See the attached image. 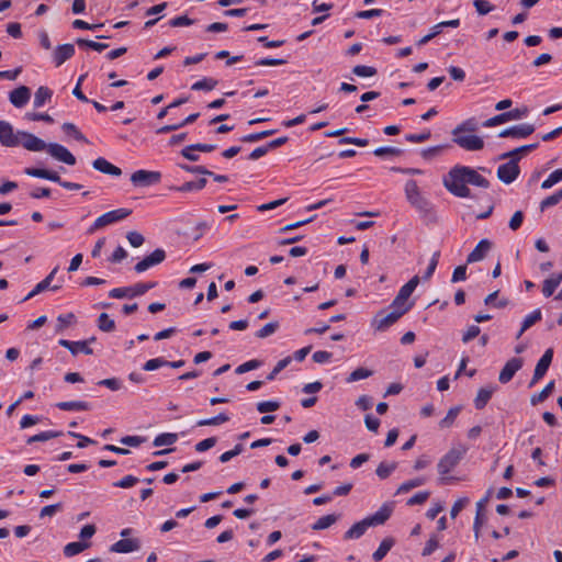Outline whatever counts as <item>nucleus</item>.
<instances>
[{
  "label": "nucleus",
  "instance_id": "nucleus-28",
  "mask_svg": "<svg viewBox=\"0 0 562 562\" xmlns=\"http://www.w3.org/2000/svg\"><path fill=\"white\" fill-rule=\"evenodd\" d=\"M56 406L61 411H89L91 409V404L85 401H67L59 402Z\"/></svg>",
  "mask_w": 562,
  "mask_h": 562
},
{
  "label": "nucleus",
  "instance_id": "nucleus-9",
  "mask_svg": "<svg viewBox=\"0 0 562 562\" xmlns=\"http://www.w3.org/2000/svg\"><path fill=\"white\" fill-rule=\"evenodd\" d=\"M452 142L469 151L481 150L484 147V140L477 135H452Z\"/></svg>",
  "mask_w": 562,
  "mask_h": 562
},
{
  "label": "nucleus",
  "instance_id": "nucleus-11",
  "mask_svg": "<svg viewBox=\"0 0 562 562\" xmlns=\"http://www.w3.org/2000/svg\"><path fill=\"white\" fill-rule=\"evenodd\" d=\"M21 135L20 145L30 151L47 150L48 144L32 133L19 131Z\"/></svg>",
  "mask_w": 562,
  "mask_h": 562
},
{
  "label": "nucleus",
  "instance_id": "nucleus-31",
  "mask_svg": "<svg viewBox=\"0 0 562 562\" xmlns=\"http://www.w3.org/2000/svg\"><path fill=\"white\" fill-rule=\"evenodd\" d=\"M477 130V122L474 117L468 119L460 123L458 126H456L451 134H464V133H473Z\"/></svg>",
  "mask_w": 562,
  "mask_h": 562
},
{
  "label": "nucleus",
  "instance_id": "nucleus-45",
  "mask_svg": "<svg viewBox=\"0 0 562 562\" xmlns=\"http://www.w3.org/2000/svg\"><path fill=\"white\" fill-rule=\"evenodd\" d=\"M98 327L102 331L110 333L114 330L115 323L112 318H110V316L106 313H101L98 317Z\"/></svg>",
  "mask_w": 562,
  "mask_h": 562
},
{
  "label": "nucleus",
  "instance_id": "nucleus-21",
  "mask_svg": "<svg viewBox=\"0 0 562 562\" xmlns=\"http://www.w3.org/2000/svg\"><path fill=\"white\" fill-rule=\"evenodd\" d=\"M139 547L137 539H121L110 547L111 552L130 553Z\"/></svg>",
  "mask_w": 562,
  "mask_h": 562
},
{
  "label": "nucleus",
  "instance_id": "nucleus-25",
  "mask_svg": "<svg viewBox=\"0 0 562 562\" xmlns=\"http://www.w3.org/2000/svg\"><path fill=\"white\" fill-rule=\"evenodd\" d=\"M494 387H481L477 391L476 397L474 398V406L476 409H483L486 406L494 393Z\"/></svg>",
  "mask_w": 562,
  "mask_h": 562
},
{
  "label": "nucleus",
  "instance_id": "nucleus-59",
  "mask_svg": "<svg viewBox=\"0 0 562 562\" xmlns=\"http://www.w3.org/2000/svg\"><path fill=\"white\" fill-rule=\"evenodd\" d=\"M473 5L481 15H485L494 10V5H492L487 0H474Z\"/></svg>",
  "mask_w": 562,
  "mask_h": 562
},
{
  "label": "nucleus",
  "instance_id": "nucleus-43",
  "mask_svg": "<svg viewBox=\"0 0 562 562\" xmlns=\"http://www.w3.org/2000/svg\"><path fill=\"white\" fill-rule=\"evenodd\" d=\"M397 468V463L396 462H392V463H385V462H381L376 470H375V473L376 475L381 479V480H385L387 479L391 473Z\"/></svg>",
  "mask_w": 562,
  "mask_h": 562
},
{
  "label": "nucleus",
  "instance_id": "nucleus-24",
  "mask_svg": "<svg viewBox=\"0 0 562 562\" xmlns=\"http://www.w3.org/2000/svg\"><path fill=\"white\" fill-rule=\"evenodd\" d=\"M58 268L55 267L49 274L43 279L41 282H38L35 288L22 300V302L27 301L32 299L33 296L37 295L38 293L47 290L57 272Z\"/></svg>",
  "mask_w": 562,
  "mask_h": 562
},
{
  "label": "nucleus",
  "instance_id": "nucleus-30",
  "mask_svg": "<svg viewBox=\"0 0 562 562\" xmlns=\"http://www.w3.org/2000/svg\"><path fill=\"white\" fill-rule=\"evenodd\" d=\"M89 547H90V542H86V541L70 542L65 546L64 554L66 557H74V555L81 553Z\"/></svg>",
  "mask_w": 562,
  "mask_h": 562
},
{
  "label": "nucleus",
  "instance_id": "nucleus-36",
  "mask_svg": "<svg viewBox=\"0 0 562 562\" xmlns=\"http://www.w3.org/2000/svg\"><path fill=\"white\" fill-rule=\"evenodd\" d=\"M413 307V303L412 302H407L405 301L404 299H401L400 295L396 294V296L394 297V300L392 301L391 305H390V310H394V311H400L401 312V315L403 316L404 314H406L411 308Z\"/></svg>",
  "mask_w": 562,
  "mask_h": 562
},
{
  "label": "nucleus",
  "instance_id": "nucleus-29",
  "mask_svg": "<svg viewBox=\"0 0 562 562\" xmlns=\"http://www.w3.org/2000/svg\"><path fill=\"white\" fill-rule=\"evenodd\" d=\"M394 542L395 541L392 537L384 538L380 543L379 548L376 549V551L372 554L373 560L376 562L381 561L392 549Z\"/></svg>",
  "mask_w": 562,
  "mask_h": 562
},
{
  "label": "nucleus",
  "instance_id": "nucleus-39",
  "mask_svg": "<svg viewBox=\"0 0 562 562\" xmlns=\"http://www.w3.org/2000/svg\"><path fill=\"white\" fill-rule=\"evenodd\" d=\"M63 131L66 134L71 135L76 140L82 142V143H89L87 137L77 128V126L74 123H64L61 125Z\"/></svg>",
  "mask_w": 562,
  "mask_h": 562
},
{
  "label": "nucleus",
  "instance_id": "nucleus-5",
  "mask_svg": "<svg viewBox=\"0 0 562 562\" xmlns=\"http://www.w3.org/2000/svg\"><path fill=\"white\" fill-rule=\"evenodd\" d=\"M131 213H132V210L124 209V207L109 211V212L102 214L101 216H99L93 222V224L90 226L88 232L91 234V233H93L100 228H103L108 225L120 222V221L126 218Z\"/></svg>",
  "mask_w": 562,
  "mask_h": 562
},
{
  "label": "nucleus",
  "instance_id": "nucleus-13",
  "mask_svg": "<svg viewBox=\"0 0 562 562\" xmlns=\"http://www.w3.org/2000/svg\"><path fill=\"white\" fill-rule=\"evenodd\" d=\"M524 361L521 358L509 359L499 372L498 381L503 384L508 383L514 375L521 369Z\"/></svg>",
  "mask_w": 562,
  "mask_h": 562
},
{
  "label": "nucleus",
  "instance_id": "nucleus-63",
  "mask_svg": "<svg viewBox=\"0 0 562 562\" xmlns=\"http://www.w3.org/2000/svg\"><path fill=\"white\" fill-rule=\"evenodd\" d=\"M168 363L167 360H165L164 358H155V359H150L148 360L144 366H143V369L144 370H147V371H153V370H156V369H159L161 367H166Z\"/></svg>",
  "mask_w": 562,
  "mask_h": 562
},
{
  "label": "nucleus",
  "instance_id": "nucleus-47",
  "mask_svg": "<svg viewBox=\"0 0 562 562\" xmlns=\"http://www.w3.org/2000/svg\"><path fill=\"white\" fill-rule=\"evenodd\" d=\"M228 420H229V417L225 413H220L218 415H216L214 417L199 420L196 425L198 426H216V425L224 424Z\"/></svg>",
  "mask_w": 562,
  "mask_h": 562
},
{
  "label": "nucleus",
  "instance_id": "nucleus-14",
  "mask_svg": "<svg viewBox=\"0 0 562 562\" xmlns=\"http://www.w3.org/2000/svg\"><path fill=\"white\" fill-rule=\"evenodd\" d=\"M535 132L532 124H519L505 128L498 133L499 137L526 138Z\"/></svg>",
  "mask_w": 562,
  "mask_h": 562
},
{
  "label": "nucleus",
  "instance_id": "nucleus-19",
  "mask_svg": "<svg viewBox=\"0 0 562 562\" xmlns=\"http://www.w3.org/2000/svg\"><path fill=\"white\" fill-rule=\"evenodd\" d=\"M92 167L104 175H110L114 177H119L122 175V170L119 167L114 166L103 157L94 159L92 161Z\"/></svg>",
  "mask_w": 562,
  "mask_h": 562
},
{
  "label": "nucleus",
  "instance_id": "nucleus-6",
  "mask_svg": "<svg viewBox=\"0 0 562 562\" xmlns=\"http://www.w3.org/2000/svg\"><path fill=\"white\" fill-rule=\"evenodd\" d=\"M402 317L401 312L390 310L379 311L372 319V326L375 330L383 331L395 324Z\"/></svg>",
  "mask_w": 562,
  "mask_h": 562
},
{
  "label": "nucleus",
  "instance_id": "nucleus-55",
  "mask_svg": "<svg viewBox=\"0 0 562 562\" xmlns=\"http://www.w3.org/2000/svg\"><path fill=\"white\" fill-rule=\"evenodd\" d=\"M75 319V315L72 313L61 314L57 317V326L56 331H63L66 327H68Z\"/></svg>",
  "mask_w": 562,
  "mask_h": 562
},
{
  "label": "nucleus",
  "instance_id": "nucleus-3",
  "mask_svg": "<svg viewBox=\"0 0 562 562\" xmlns=\"http://www.w3.org/2000/svg\"><path fill=\"white\" fill-rule=\"evenodd\" d=\"M467 446L459 443L452 447L438 462L437 469L440 477L441 484H448L452 477L446 476L450 471H452L461 461V459L467 453Z\"/></svg>",
  "mask_w": 562,
  "mask_h": 562
},
{
  "label": "nucleus",
  "instance_id": "nucleus-56",
  "mask_svg": "<svg viewBox=\"0 0 562 562\" xmlns=\"http://www.w3.org/2000/svg\"><path fill=\"white\" fill-rule=\"evenodd\" d=\"M439 257H440V252L439 251H435L432 254V257L429 261V265L423 276V279L424 280H428L431 278V276L434 274L436 268H437V265H438V261H439Z\"/></svg>",
  "mask_w": 562,
  "mask_h": 562
},
{
  "label": "nucleus",
  "instance_id": "nucleus-40",
  "mask_svg": "<svg viewBox=\"0 0 562 562\" xmlns=\"http://www.w3.org/2000/svg\"><path fill=\"white\" fill-rule=\"evenodd\" d=\"M177 440H178L177 434L166 432V434L158 435L155 438L153 445H154V447L171 446V445L176 443Z\"/></svg>",
  "mask_w": 562,
  "mask_h": 562
},
{
  "label": "nucleus",
  "instance_id": "nucleus-16",
  "mask_svg": "<svg viewBox=\"0 0 562 562\" xmlns=\"http://www.w3.org/2000/svg\"><path fill=\"white\" fill-rule=\"evenodd\" d=\"M58 344L68 349L72 356L82 352L85 355H92L93 350L89 347V340L71 341L67 339H59Z\"/></svg>",
  "mask_w": 562,
  "mask_h": 562
},
{
  "label": "nucleus",
  "instance_id": "nucleus-49",
  "mask_svg": "<svg viewBox=\"0 0 562 562\" xmlns=\"http://www.w3.org/2000/svg\"><path fill=\"white\" fill-rule=\"evenodd\" d=\"M217 85V81L213 78H203L202 80L196 81L192 86V90H206L211 91L213 90Z\"/></svg>",
  "mask_w": 562,
  "mask_h": 562
},
{
  "label": "nucleus",
  "instance_id": "nucleus-51",
  "mask_svg": "<svg viewBox=\"0 0 562 562\" xmlns=\"http://www.w3.org/2000/svg\"><path fill=\"white\" fill-rule=\"evenodd\" d=\"M561 200H562V189L560 191L555 192L554 194L543 199L540 202V209H541V211H543L550 206L557 205Z\"/></svg>",
  "mask_w": 562,
  "mask_h": 562
},
{
  "label": "nucleus",
  "instance_id": "nucleus-64",
  "mask_svg": "<svg viewBox=\"0 0 562 562\" xmlns=\"http://www.w3.org/2000/svg\"><path fill=\"white\" fill-rule=\"evenodd\" d=\"M524 213L521 211H516L512 218L509 220L508 226L512 231H517L522 222H524Z\"/></svg>",
  "mask_w": 562,
  "mask_h": 562
},
{
  "label": "nucleus",
  "instance_id": "nucleus-32",
  "mask_svg": "<svg viewBox=\"0 0 562 562\" xmlns=\"http://www.w3.org/2000/svg\"><path fill=\"white\" fill-rule=\"evenodd\" d=\"M553 389L554 381H550L539 393L532 394L530 396V404L535 406L546 401L551 395Z\"/></svg>",
  "mask_w": 562,
  "mask_h": 562
},
{
  "label": "nucleus",
  "instance_id": "nucleus-53",
  "mask_svg": "<svg viewBox=\"0 0 562 562\" xmlns=\"http://www.w3.org/2000/svg\"><path fill=\"white\" fill-rule=\"evenodd\" d=\"M292 361V358L291 357H285L283 359H281L280 361H278V363L276 364V367L272 369V371L268 374L267 379L269 381L276 379V376L283 370L285 369Z\"/></svg>",
  "mask_w": 562,
  "mask_h": 562
},
{
  "label": "nucleus",
  "instance_id": "nucleus-23",
  "mask_svg": "<svg viewBox=\"0 0 562 562\" xmlns=\"http://www.w3.org/2000/svg\"><path fill=\"white\" fill-rule=\"evenodd\" d=\"M24 173L40 179H45L49 181H59V175L56 171H50L42 168H25Z\"/></svg>",
  "mask_w": 562,
  "mask_h": 562
},
{
  "label": "nucleus",
  "instance_id": "nucleus-34",
  "mask_svg": "<svg viewBox=\"0 0 562 562\" xmlns=\"http://www.w3.org/2000/svg\"><path fill=\"white\" fill-rule=\"evenodd\" d=\"M419 283V277L414 276L407 283H405L398 291L397 295L405 301H408L412 293L415 291Z\"/></svg>",
  "mask_w": 562,
  "mask_h": 562
},
{
  "label": "nucleus",
  "instance_id": "nucleus-44",
  "mask_svg": "<svg viewBox=\"0 0 562 562\" xmlns=\"http://www.w3.org/2000/svg\"><path fill=\"white\" fill-rule=\"evenodd\" d=\"M279 322L277 321L267 323L256 333V337L260 339L267 338L273 335L279 329Z\"/></svg>",
  "mask_w": 562,
  "mask_h": 562
},
{
  "label": "nucleus",
  "instance_id": "nucleus-27",
  "mask_svg": "<svg viewBox=\"0 0 562 562\" xmlns=\"http://www.w3.org/2000/svg\"><path fill=\"white\" fill-rule=\"evenodd\" d=\"M52 97L53 91L48 87L41 86L34 94V108H42L47 101L52 99Z\"/></svg>",
  "mask_w": 562,
  "mask_h": 562
},
{
  "label": "nucleus",
  "instance_id": "nucleus-7",
  "mask_svg": "<svg viewBox=\"0 0 562 562\" xmlns=\"http://www.w3.org/2000/svg\"><path fill=\"white\" fill-rule=\"evenodd\" d=\"M518 160L519 158H510L508 162L503 164L497 168V178L499 181L509 184L516 180L520 172Z\"/></svg>",
  "mask_w": 562,
  "mask_h": 562
},
{
  "label": "nucleus",
  "instance_id": "nucleus-58",
  "mask_svg": "<svg viewBox=\"0 0 562 562\" xmlns=\"http://www.w3.org/2000/svg\"><path fill=\"white\" fill-rule=\"evenodd\" d=\"M63 509V504L61 503H56V504H52V505H46L44 506L41 512H40V517L41 518H44V517H52L54 516L57 512Z\"/></svg>",
  "mask_w": 562,
  "mask_h": 562
},
{
  "label": "nucleus",
  "instance_id": "nucleus-60",
  "mask_svg": "<svg viewBox=\"0 0 562 562\" xmlns=\"http://www.w3.org/2000/svg\"><path fill=\"white\" fill-rule=\"evenodd\" d=\"M261 362L257 359L249 360L247 362H244L243 364L238 366L235 370L237 374H243L245 372H248L250 370H255L259 368Z\"/></svg>",
  "mask_w": 562,
  "mask_h": 562
},
{
  "label": "nucleus",
  "instance_id": "nucleus-15",
  "mask_svg": "<svg viewBox=\"0 0 562 562\" xmlns=\"http://www.w3.org/2000/svg\"><path fill=\"white\" fill-rule=\"evenodd\" d=\"M75 55L74 44L66 43L58 45L53 52V63L56 67L61 66L65 61Z\"/></svg>",
  "mask_w": 562,
  "mask_h": 562
},
{
  "label": "nucleus",
  "instance_id": "nucleus-38",
  "mask_svg": "<svg viewBox=\"0 0 562 562\" xmlns=\"http://www.w3.org/2000/svg\"><path fill=\"white\" fill-rule=\"evenodd\" d=\"M338 517L334 514L323 516L318 518L312 526L313 530H323L331 525H334L337 521Z\"/></svg>",
  "mask_w": 562,
  "mask_h": 562
},
{
  "label": "nucleus",
  "instance_id": "nucleus-42",
  "mask_svg": "<svg viewBox=\"0 0 562 562\" xmlns=\"http://www.w3.org/2000/svg\"><path fill=\"white\" fill-rule=\"evenodd\" d=\"M76 44L79 47H88V48H91L97 52H103L104 49H106L109 47L108 44L99 43V42H94V41L86 40V38H81V37L76 40Z\"/></svg>",
  "mask_w": 562,
  "mask_h": 562
},
{
  "label": "nucleus",
  "instance_id": "nucleus-35",
  "mask_svg": "<svg viewBox=\"0 0 562 562\" xmlns=\"http://www.w3.org/2000/svg\"><path fill=\"white\" fill-rule=\"evenodd\" d=\"M538 143H533V144H528V145H522L520 147H517L510 151H507L503 155H501V159H506V158H513V159H516V158H519V154H525V153H528V151H531L533 149H536L538 147Z\"/></svg>",
  "mask_w": 562,
  "mask_h": 562
},
{
  "label": "nucleus",
  "instance_id": "nucleus-57",
  "mask_svg": "<svg viewBox=\"0 0 562 562\" xmlns=\"http://www.w3.org/2000/svg\"><path fill=\"white\" fill-rule=\"evenodd\" d=\"M280 403L278 401H265L257 404V411L259 413H269L279 409Z\"/></svg>",
  "mask_w": 562,
  "mask_h": 562
},
{
  "label": "nucleus",
  "instance_id": "nucleus-8",
  "mask_svg": "<svg viewBox=\"0 0 562 562\" xmlns=\"http://www.w3.org/2000/svg\"><path fill=\"white\" fill-rule=\"evenodd\" d=\"M21 135L14 132L11 123L1 120L0 121V144L4 147H16L20 145Z\"/></svg>",
  "mask_w": 562,
  "mask_h": 562
},
{
  "label": "nucleus",
  "instance_id": "nucleus-37",
  "mask_svg": "<svg viewBox=\"0 0 562 562\" xmlns=\"http://www.w3.org/2000/svg\"><path fill=\"white\" fill-rule=\"evenodd\" d=\"M63 432L61 431H53V430H47V431H42L37 435H34V436H31L27 440H26V443L27 445H32L34 442H40V441H47L49 439H53V438H56V437H59L61 436Z\"/></svg>",
  "mask_w": 562,
  "mask_h": 562
},
{
  "label": "nucleus",
  "instance_id": "nucleus-26",
  "mask_svg": "<svg viewBox=\"0 0 562 562\" xmlns=\"http://www.w3.org/2000/svg\"><path fill=\"white\" fill-rule=\"evenodd\" d=\"M562 282V273H559L557 276H553L549 279H546L542 283V294L544 297L551 296L557 288Z\"/></svg>",
  "mask_w": 562,
  "mask_h": 562
},
{
  "label": "nucleus",
  "instance_id": "nucleus-20",
  "mask_svg": "<svg viewBox=\"0 0 562 562\" xmlns=\"http://www.w3.org/2000/svg\"><path fill=\"white\" fill-rule=\"evenodd\" d=\"M109 295L114 299H133L140 295V283H135L132 286L112 289Z\"/></svg>",
  "mask_w": 562,
  "mask_h": 562
},
{
  "label": "nucleus",
  "instance_id": "nucleus-54",
  "mask_svg": "<svg viewBox=\"0 0 562 562\" xmlns=\"http://www.w3.org/2000/svg\"><path fill=\"white\" fill-rule=\"evenodd\" d=\"M562 180V169L554 170L544 181L541 183L542 189H550L555 183Z\"/></svg>",
  "mask_w": 562,
  "mask_h": 562
},
{
  "label": "nucleus",
  "instance_id": "nucleus-22",
  "mask_svg": "<svg viewBox=\"0 0 562 562\" xmlns=\"http://www.w3.org/2000/svg\"><path fill=\"white\" fill-rule=\"evenodd\" d=\"M166 259V251L164 249H156L151 254L143 257V271L161 263Z\"/></svg>",
  "mask_w": 562,
  "mask_h": 562
},
{
  "label": "nucleus",
  "instance_id": "nucleus-4",
  "mask_svg": "<svg viewBox=\"0 0 562 562\" xmlns=\"http://www.w3.org/2000/svg\"><path fill=\"white\" fill-rule=\"evenodd\" d=\"M405 195L408 202L418 210L424 216L436 221V214L432 204L422 195L417 182L408 180L405 183Z\"/></svg>",
  "mask_w": 562,
  "mask_h": 562
},
{
  "label": "nucleus",
  "instance_id": "nucleus-33",
  "mask_svg": "<svg viewBox=\"0 0 562 562\" xmlns=\"http://www.w3.org/2000/svg\"><path fill=\"white\" fill-rule=\"evenodd\" d=\"M542 317L541 311L537 308L531 314L527 315L522 322L521 328L517 334V338H519L528 328L539 322Z\"/></svg>",
  "mask_w": 562,
  "mask_h": 562
},
{
  "label": "nucleus",
  "instance_id": "nucleus-12",
  "mask_svg": "<svg viewBox=\"0 0 562 562\" xmlns=\"http://www.w3.org/2000/svg\"><path fill=\"white\" fill-rule=\"evenodd\" d=\"M47 151L55 159L66 165L74 166L76 164V157L65 146L60 144L49 143L47 146Z\"/></svg>",
  "mask_w": 562,
  "mask_h": 562
},
{
  "label": "nucleus",
  "instance_id": "nucleus-62",
  "mask_svg": "<svg viewBox=\"0 0 562 562\" xmlns=\"http://www.w3.org/2000/svg\"><path fill=\"white\" fill-rule=\"evenodd\" d=\"M138 481H139L138 477H136L134 475H126L123 479H121L120 481L114 482L113 485L116 487H121V488H128V487H132L135 484H137Z\"/></svg>",
  "mask_w": 562,
  "mask_h": 562
},
{
  "label": "nucleus",
  "instance_id": "nucleus-52",
  "mask_svg": "<svg viewBox=\"0 0 562 562\" xmlns=\"http://www.w3.org/2000/svg\"><path fill=\"white\" fill-rule=\"evenodd\" d=\"M373 154L376 157L401 156L403 154V150L397 147H378L373 150Z\"/></svg>",
  "mask_w": 562,
  "mask_h": 562
},
{
  "label": "nucleus",
  "instance_id": "nucleus-17",
  "mask_svg": "<svg viewBox=\"0 0 562 562\" xmlns=\"http://www.w3.org/2000/svg\"><path fill=\"white\" fill-rule=\"evenodd\" d=\"M30 98L31 89L26 86H20L9 94V100L15 108H23L29 102Z\"/></svg>",
  "mask_w": 562,
  "mask_h": 562
},
{
  "label": "nucleus",
  "instance_id": "nucleus-18",
  "mask_svg": "<svg viewBox=\"0 0 562 562\" xmlns=\"http://www.w3.org/2000/svg\"><path fill=\"white\" fill-rule=\"evenodd\" d=\"M491 248L492 243L488 239L480 240L475 248L468 255L467 263H473L483 260Z\"/></svg>",
  "mask_w": 562,
  "mask_h": 562
},
{
  "label": "nucleus",
  "instance_id": "nucleus-46",
  "mask_svg": "<svg viewBox=\"0 0 562 562\" xmlns=\"http://www.w3.org/2000/svg\"><path fill=\"white\" fill-rule=\"evenodd\" d=\"M372 374H373V372L371 370L360 367V368H357L356 370H353L348 375L346 381L348 383H352V382H356V381H359L362 379H367V378L371 376Z\"/></svg>",
  "mask_w": 562,
  "mask_h": 562
},
{
  "label": "nucleus",
  "instance_id": "nucleus-10",
  "mask_svg": "<svg viewBox=\"0 0 562 562\" xmlns=\"http://www.w3.org/2000/svg\"><path fill=\"white\" fill-rule=\"evenodd\" d=\"M553 358V350L551 348L547 349L542 357L536 364L533 375L531 381L529 382V387L533 386L539 380H541L547 373Z\"/></svg>",
  "mask_w": 562,
  "mask_h": 562
},
{
  "label": "nucleus",
  "instance_id": "nucleus-2",
  "mask_svg": "<svg viewBox=\"0 0 562 562\" xmlns=\"http://www.w3.org/2000/svg\"><path fill=\"white\" fill-rule=\"evenodd\" d=\"M393 507L391 505L383 504L376 513L352 525L345 532L344 538L346 540L359 539L369 527L383 525L391 517Z\"/></svg>",
  "mask_w": 562,
  "mask_h": 562
},
{
  "label": "nucleus",
  "instance_id": "nucleus-48",
  "mask_svg": "<svg viewBox=\"0 0 562 562\" xmlns=\"http://www.w3.org/2000/svg\"><path fill=\"white\" fill-rule=\"evenodd\" d=\"M460 411H461V408L459 406L451 407L448 411L447 415L440 420L439 426L441 428L450 427L454 423V420H456L457 416L459 415Z\"/></svg>",
  "mask_w": 562,
  "mask_h": 562
},
{
  "label": "nucleus",
  "instance_id": "nucleus-41",
  "mask_svg": "<svg viewBox=\"0 0 562 562\" xmlns=\"http://www.w3.org/2000/svg\"><path fill=\"white\" fill-rule=\"evenodd\" d=\"M425 482L426 480L424 477L408 480L398 486L396 494L407 493L415 487L422 486L423 484H425Z\"/></svg>",
  "mask_w": 562,
  "mask_h": 562
},
{
  "label": "nucleus",
  "instance_id": "nucleus-50",
  "mask_svg": "<svg viewBox=\"0 0 562 562\" xmlns=\"http://www.w3.org/2000/svg\"><path fill=\"white\" fill-rule=\"evenodd\" d=\"M376 72L372 66L357 65L352 68V74L359 77H373Z\"/></svg>",
  "mask_w": 562,
  "mask_h": 562
},
{
  "label": "nucleus",
  "instance_id": "nucleus-61",
  "mask_svg": "<svg viewBox=\"0 0 562 562\" xmlns=\"http://www.w3.org/2000/svg\"><path fill=\"white\" fill-rule=\"evenodd\" d=\"M429 496L430 493L428 491L418 492L417 494L412 496L406 504L408 506L420 505L424 504L429 498Z\"/></svg>",
  "mask_w": 562,
  "mask_h": 562
},
{
  "label": "nucleus",
  "instance_id": "nucleus-1",
  "mask_svg": "<svg viewBox=\"0 0 562 562\" xmlns=\"http://www.w3.org/2000/svg\"><path fill=\"white\" fill-rule=\"evenodd\" d=\"M468 184L487 189L490 181L475 169L467 166H454L443 180L445 188L454 196L470 198L471 190Z\"/></svg>",
  "mask_w": 562,
  "mask_h": 562
}]
</instances>
